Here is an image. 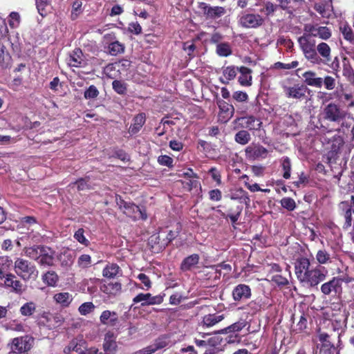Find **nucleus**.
Returning a JSON list of instances; mask_svg holds the SVG:
<instances>
[{
	"mask_svg": "<svg viewBox=\"0 0 354 354\" xmlns=\"http://www.w3.org/2000/svg\"><path fill=\"white\" fill-rule=\"evenodd\" d=\"M198 187H199L200 189L201 188V183L197 178L188 179L187 181L183 183V187L189 192Z\"/></svg>",
	"mask_w": 354,
	"mask_h": 354,
	"instance_id": "4d7b16f0",
	"label": "nucleus"
},
{
	"mask_svg": "<svg viewBox=\"0 0 354 354\" xmlns=\"http://www.w3.org/2000/svg\"><path fill=\"white\" fill-rule=\"evenodd\" d=\"M220 207L221 205H218L216 208ZM243 209V205L230 203L227 205L225 212H223L219 209H216V212L225 220L230 221L234 229H236V225L242 214Z\"/></svg>",
	"mask_w": 354,
	"mask_h": 354,
	"instance_id": "423d86ee",
	"label": "nucleus"
},
{
	"mask_svg": "<svg viewBox=\"0 0 354 354\" xmlns=\"http://www.w3.org/2000/svg\"><path fill=\"white\" fill-rule=\"evenodd\" d=\"M316 50L318 54V59L319 60L317 62H312V64L329 66L332 61V56L331 49L328 44L325 42H322L317 46Z\"/></svg>",
	"mask_w": 354,
	"mask_h": 354,
	"instance_id": "a211bd4d",
	"label": "nucleus"
},
{
	"mask_svg": "<svg viewBox=\"0 0 354 354\" xmlns=\"http://www.w3.org/2000/svg\"><path fill=\"white\" fill-rule=\"evenodd\" d=\"M38 12L45 17L48 14V8L50 6L51 0H35Z\"/></svg>",
	"mask_w": 354,
	"mask_h": 354,
	"instance_id": "de8ad7c7",
	"label": "nucleus"
},
{
	"mask_svg": "<svg viewBox=\"0 0 354 354\" xmlns=\"http://www.w3.org/2000/svg\"><path fill=\"white\" fill-rule=\"evenodd\" d=\"M337 255L334 254H330L329 251H328L325 248L320 249L317 250L315 259L317 262V265H327L330 264L334 262V259H336Z\"/></svg>",
	"mask_w": 354,
	"mask_h": 354,
	"instance_id": "5701e85b",
	"label": "nucleus"
},
{
	"mask_svg": "<svg viewBox=\"0 0 354 354\" xmlns=\"http://www.w3.org/2000/svg\"><path fill=\"white\" fill-rule=\"evenodd\" d=\"M228 197L232 201H238L241 205H242V203L248 205L250 201L248 193L242 188L231 191Z\"/></svg>",
	"mask_w": 354,
	"mask_h": 354,
	"instance_id": "a878e982",
	"label": "nucleus"
},
{
	"mask_svg": "<svg viewBox=\"0 0 354 354\" xmlns=\"http://www.w3.org/2000/svg\"><path fill=\"white\" fill-rule=\"evenodd\" d=\"M100 92L95 85H91L84 93L85 99H95L99 95Z\"/></svg>",
	"mask_w": 354,
	"mask_h": 354,
	"instance_id": "8fccbe9b",
	"label": "nucleus"
},
{
	"mask_svg": "<svg viewBox=\"0 0 354 354\" xmlns=\"http://www.w3.org/2000/svg\"><path fill=\"white\" fill-rule=\"evenodd\" d=\"M341 31L346 40L351 41L354 39V34L349 26L346 25L343 28H341Z\"/></svg>",
	"mask_w": 354,
	"mask_h": 354,
	"instance_id": "bf43d9fd",
	"label": "nucleus"
},
{
	"mask_svg": "<svg viewBox=\"0 0 354 354\" xmlns=\"http://www.w3.org/2000/svg\"><path fill=\"white\" fill-rule=\"evenodd\" d=\"M265 19L259 14L244 12L239 19V25L245 28H258L264 24Z\"/></svg>",
	"mask_w": 354,
	"mask_h": 354,
	"instance_id": "6e6552de",
	"label": "nucleus"
},
{
	"mask_svg": "<svg viewBox=\"0 0 354 354\" xmlns=\"http://www.w3.org/2000/svg\"><path fill=\"white\" fill-rule=\"evenodd\" d=\"M208 173L211 175L212 178L218 185L221 184V175L220 171L216 167H212L209 170Z\"/></svg>",
	"mask_w": 354,
	"mask_h": 354,
	"instance_id": "69168bd1",
	"label": "nucleus"
},
{
	"mask_svg": "<svg viewBox=\"0 0 354 354\" xmlns=\"http://www.w3.org/2000/svg\"><path fill=\"white\" fill-rule=\"evenodd\" d=\"M344 141L342 138H338L335 139L332 145L330 151L328 153V160L330 162L332 159H335L336 155L338 153L340 148L343 146Z\"/></svg>",
	"mask_w": 354,
	"mask_h": 354,
	"instance_id": "79ce46f5",
	"label": "nucleus"
},
{
	"mask_svg": "<svg viewBox=\"0 0 354 354\" xmlns=\"http://www.w3.org/2000/svg\"><path fill=\"white\" fill-rule=\"evenodd\" d=\"M56 304H59L62 308L68 307L73 301L72 295L67 292L56 293L53 296Z\"/></svg>",
	"mask_w": 354,
	"mask_h": 354,
	"instance_id": "7c9ffc66",
	"label": "nucleus"
},
{
	"mask_svg": "<svg viewBox=\"0 0 354 354\" xmlns=\"http://www.w3.org/2000/svg\"><path fill=\"white\" fill-rule=\"evenodd\" d=\"M216 52L220 57H228L232 53L230 45L227 42L218 44Z\"/></svg>",
	"mask_w": 354,
	"mask_h": 354,
	"instance_id": "49530a36",
	"label": "nucleus"
},
{
	"mask_svg": "<svg viewBox=\"0 0 354 354\" xmlns=\"http://www.w3.org/2000/svg\"><path fill=\"white\" fill-rule=\"evenodd\" d=\"M108 53L112 56H116L124 52L125 46L118 41L111 42L108 46Z\"/></svg>",
	"mask_w": 354,
	"mask_h": 354,
	"instance_id": "37998d69",
	"label": "nucleus"
},
{
	"mask_svg": "<svg viewBox=\"0 0 354 354\" xmlns=\"http://www.w3.org/2000/svg\"><path fill=\"white\" fill-rule=\"evenodd\" d=\"M216 104L219 109L218 115V121L223 124L227 123L234 115V106L221 98L216 99Z\"/></svg>",
	"mask_w": 354,
	"mask_h": 354,
	"instance_id": "f8f14e48",
	"label": "nucleus"
},
{
	"mask_svg": "<svg viewBox=\"0 0 354 354\" xmlns=\"http://www.w3.org/2000/svg\"><path fill=\"white\" fill-rule=\"evenodd\" d=\"M209 198L212 201H219L222 198V192L218 189L209 191Z\"/></svg>",
	"mask_w": 354,
	"mask_h": 354,
	"instance_id": "774afa93",
	"label": "nucleus"
},
{
	"mask_svg": "<svg viewBox=\"0 0 354 354\" xmlns=\"http://www.w3.org/2000/svg\"><path fill=\"white\" fill-rule=\"evenodd\" d=\"M85 344L86 342L83 339L78 340L77 339H73L64 348V353L66 354H69L71 351L79 353L82 348H85Z\"/></svg>",
	"mask_w": 354,
	"mask_h": 354,
	"instance_id": "f704fd0d",
	"label": "nucleus"
},
{
	"mask_svg": "<svg viewBox=\"0 0 354 354\" xmlns=\"http://www.w3.org/2000/svg\"><path fill=\"white\" fill-rule=\"evenodd\" d=\"M16 274L24 281H35L39 274L36 266L28 259L17 257L14 262Z\"/></svg>",
	"mask_w": 354,
	"mask_h": 354,
	"instance_id": "7ed1b4c3",
	"label": "nucleus"
},
{
	"mask_svg": "<svg viewBox=\"0 0 354 354\" xmlns=\"http://www.w3.org/2000/svg\"><path fill=\"white\" fill-rule=\"evenodd\" d=\"M95 306L93 304V302H84L80 306V307L78 308V311L80 313V315H86L91 313L95 309Z\"/></svg>",
	"mask_w": 354,
	"mask_h": 354,
	"instance_id": "09e8293b",
	"label": "nucleus"
},
{
	"mask_svg": "<svg viewBox=\"0 0 354 354\" xmlns=\"http://www.w3.org/2000/svg\"><path fill=\"white\" fill-rule=\"evenodd\" d=\"M120 271V268L116 263H109L103 269L102 274L106 278H114Z\"/></svg>",
	"mask_w": 354,
	"mask_h": 354,
	"instance_id": "a19ab883",
	"label": "nucleus"
},
{
	"mask_svg": "<svg viewBox=\"0 0 354 354\" xmlns=\"http://www.w3.org/2000/svg\"><path fill=\"white\" fill-rule=\"evenodd\" d=\"M304 85L320 88L323 85V78L317 77L316 72L307 71L302 75Z\"/></svg>",
	"mask_w": 354,
	"mask_h": 354,
	"instance_id": "412c9836",
	"label": "nucleus"
},
{
	"mask_svg": "<svg viewBox=\"0 0 354 354\" xmlns=\"http://www.w3.org/2000/svg\"><path fill=\"white\" fill-rule=\"evenodd\" d=\"M158 162L162 166H167L169 168L174 167V160L167 155H161L158 158Z\"/></svg>",
	"mask_w": 354,
	"mask_h": 354,
	"instance_id": "864d4df0",
	"label": "nucleus"
},
{
	"mask_svg": "<svg viewBox=\"0 0 354 354\" xmlns=\"http://www.w3.org/2000/svg\"><path fill=\"white\" fill-rule=\"evenodd\" d=\"M239 67L235 66H228L227 67H223V75L225 79L220 77L219 80L224 84H229L230 81L235 79L237 73L239 72Z\"/></svg>",
	"mask_w": 354,
	"mask_h": 354,
	"instance_id": "bb28decb",
	"label": "nucleus"
},
{
	"mask_svg": "<svg viewBox=\"0 0 354 354\" xmlns=\"http://www.w3.org/2000/svg\"><path fill=\"white\" fill-rule=\"evenodd\" d=\"M32 338L28 335L15 337L12 339L10 348L13 353L28 352L32 347Z\"/></svg>",
	"mask_w": 354,
	"mask_h": 354,
	"instance_id": "9d476101",
	"label": "nucleus"
},
{
	"mask_svg": "<svg viewBox=\"0 0 354 354\" xmlns=\"http://www.w3.org/2000/svg\"><path fill=\"white\" fill-rule=\"evenodd\" d=\"M245 157L249 160L264 159L267 157L268 149L259 143H252L245 149Z\"/></svg>",
	"mask_w": 354,
	"mask_h": 354,
	"instance_id": "1a4fd4ad",
	"label": "nucleus"
},
{
	"mask_svg": "<svg viewBox=\"0 0 354 354\" xmlns=\"http://www.w3.org/2000/svg\"><path fill=\"white\" fill-rule=\"evenodd\" d=\"M339 207L344 211V217L345 222L343 225L344 230H348L352 225V213L351 207H349V203L348 201H342L339 204Z\"/></svg>",
	"mask_w": 354,
	"mask_h": 354,
	"instance_id": "c85d7f7f",
	"label": "nucleus"
},
{
	"mask_svg": "<svg viewBox=\"0 0 354 354\" xmlns=\"http://www.w3.org/2000/svg\"><path fill=\"white\" fill-rule=\"evenodd\" d=\"M9 25L11 28H16L19 24V15L18 12H12L9 15Z\"/></svg>",
	"mask_w": 354,
	"mask_h": 354,
	"instance_id": "338daca9",
	"label": "nucleus"
},
{
	"mask_svg": "<svg viewBox=\"0 0 354 354\" xmlns=\"http://www.w3.org/2000/svg\"><path fill=\"white\" fill-rule=\"evenodd\" d=\"M77 263L80 267L86 268L91 264V257L88 254H82L77 260Z\"/></svg>",
	"mask_w": 354,
	"mask_h": 354,
	"instance_id": "6e6d98bb",
	"label": "nucleus"
},
{
	"mask_svg": "<svg viewBox=\"0 0 354 354\" xmlns=\"http://www.w3.org/2000/svg\"><path fill=\"white\" fill-rule=\"evenodd\" d=\"M318 339L321 342L320 348H336L335 346V338L333 337V335H330L327 333H319Z\"/></svg>",
	"mask_w": 354,
	"mask_h": 354,
	"instance_id": "c9c22d12",
	"label": "nucleus"
},
{
	"mask_svg": "<svg viewBox=\"0 0 354 354\" xmlns=\"http://www.w3.org/2000/svg\"><path fill=\"white\" fill-rule=\"evenodd\" d=\"M127 87L128 85L126 82L122 80H115L112 82V88L114 91L120 95H125L127 93Z\"/></svg>",
	"mask_w": 354,
	"mask_h": 354,
	"instance_id": "c03bdc74",
	"label": "nucleus"
},
{
	"mask_svg": "<svg viewBox=\"0 0 354 354\" xmlns=\"http://www.w3.org/2000/svg\"><path fill=\"white\" fill-rule=\"evenodd\" d=\"M123 212L133 221L140 219L145 221L147 218V214L145 208H140L139 206L131 202L129 203V205Z\"/></svg>",
	"mask_w": 354,
	"mask_h": 354,
	"instance_id": "6ab92c4d",
	"label": "nucleus"
},
{
	"mask_svg": "<svg viewBox=\"0 0 354 354\" xmlns=\"http://www.w3.org/2000/svg\"><path fill=\"white\" fill-rule=\"evenodd\" d=\"M281 167L283 171V177L285 179H289L291 174V161L288 156H284L281 159Z\"/></svg>",
	"mask_w": 354,
	"mask_h": 354,
	"instance_id": "a18cd8bd",
	"label": "nucleus"
},
{
	"mask_svg": "<svg viewBox=\"0 0 354 354\" xmlns=\"http://www.w3.org/2000/svg\"><path fill=\"white\" fill-rule=\"evenodd\" d=\"M298 43L304 57L310 62H317L318 54L316 50L315 41L309 35L306 34L298 38Z\"/></svg>",
	"mask_w": 354,
	"mask_h": 354,
	"instance_id": "39448f33",
	"label": "nucleus"
},
{
	"mask_svg": "<svg viewBox=\"0 0 354 354\" xmlns=\"http://www.w3.org/2000/svg\"><path fill=\"white\" fill-rule=\"evenodd\" d=\"M198 8L207 19H216L226 13L224 7L210 6L204 2L199 3Z\"/></svg>",
	"mask_w": 354,
	"mask_h": 354,
	"instance_id": "dca6fc26",
	"label": "nucleus"
},
{
	"mask_svg": "<svg viewBox=\"0 0 354 354\" xmlns=\"http://www.w3.org/2000/svg\"><path fill=\"white\" fill-rule=\"evenodd\" d=\"M247 322L245 319H241L238 322L228 326L227 327L222 329L221 330V333H235L241 331L243 328H245L247 325Z\"/></svg>",
	"mask_w": 354,
	"mask_h": 354,
	"instance_id": "ea45409f",
	"label": "nucleus"
},
{
	"mask_svg": "<svg viewBox=\"0 0 354 354\" xmlns=\"http://www.w3.org/2000/svg\"><path fill=\"white\" fill-rule=\"evenodd\" d=\"M323 84L327 90H333L335 87V79L331 76L326 75L323 79Z\"/></svg>",
	"mask_w": 354,
	"mask_h": 354,
	"instance_id": "e2e57ef3",
	"label": "nucleus"
},
{
	"mask_svg": "<svg viewBox=\"0 0 354 354\" xmlns=\"http://www.w3.org/2000/svg\"><path fill=\"white\" fill-rule=\"evenodd\" d=\"M271 281L275 283L279 286H285L288 285L289 283L287 278L279 274L273 275L271 278Z\"/></svg>",
	"mask_w": 354,
	"mask_h": 354,
	"instance_id": "052dcab7",
	"label": "nucleus"
},
{
	"mask_svg": "<svg viewBox=\"0 0 354 354\" xmlns=\"http://www.w3.org/2000/svg\"><path fill=\"white\" fill-rule=\"evenodd\" d=\"M232 98L239 102H243L248 101V95L245 92L238 91L232 94Z\"/></svg>",
	"mask_w": 354,
	"mask_h": 354,
	"instance_id": "0e129e2a",
	"label": "nucleus"
},
{
	"mask_svg": "<svg viewBox=\"0 0 354 354\" xmlns=\"http://www.w3.org/2000/svg\"><path fill=\"white\" fill-rule=\"evenodd\" d=\"M281 206L288 211H293L296 207L294 199L290 197H284L281 200Z\"/></svg>",
	"mask_w": 354,
	"mask_h": 354,
	"instance_id": "3c124183",
	"label": "nucleus"
},
{
	"mask_svg": "<svg viewBox=\"0 0 354 354\" xmlns=\"http://www.w3.org/2000/svg\"><path fill=\"white\" fill-rule=\"evenodd\" d=\"M0 285L11 288L12 291L17 294L21 295L24 291L23 283L12 272H9L4 277L0 278Z\"/></svg>",
	"mask_w": 354,
	"mask_h": 354,
	"instance_id": "9b49d317",
	"label": "nucleus"
},
{
	"mask_svg": "<svg viewBox=\"0 0 354 354\" xmlns=\"http://www.w3.org/2000/svg\"><path fill=\"white\" fill-rule=\"evenodd\" d=\"M133 123L130 125L129 133L131 135L138 133L146 122V115L145 113H140L136 115L132 120Z\"/></svg>",
	"mask_w": 354,
	"mask_h": 354,
	"instance_id": "393cba45",
	"label": "nucleus"
},
{
	"mask_svg": "<svg viewBox=\"0 0 354 354\" xmlns=\"http://www.w3.org/2000/svg\"><path fill=\"white\" fill-rule=\"evenodd\" d=\"M278 6V5L268 1L265 3L264 8L261 11L263 12L265 15L268 17L273 15V13L277 10Z\"/></svg>",
	"mask_w": 354,
	"mask_h": 354,
	"instance_id": "13d9d810",
	"label": "nucleus"
},
{
	"mask_svg": "<svg viewBox=\"0 0 354 354\" xmlns=\"http://www.w3.org/2000/svg\"><path fill=\"white\" fill-rule=\"evenodd\" d=\"M240 130L234 135V140L241 145H245L251 140V135L247 130Z\"/></svg>",
	"mask_w": 354,
	"mask_h": 354,
	"instance_id": "58836bf2",
	"label": "nucleus"
},
{
	"mask_svg": "<svg viewBox=\"0 0 354 354\" xmlns=\"http://www.w3.org/2000/svg\"><path fill=\"white\" fill-rule=\"evenodd\" d=\"M85 64L82 50L80 48H75L70 55V65L78 68L84 66Z\"/></svg>",
	"mask_w": 354,
	"mask_h": 354,
	"instance_id": "cd10ccee",
	"label": "nucleus"
},
{
	"mask_svg": "<svg viewBox=\"0 0 354 354\" xmlns=\"http://www.w3.org/2000/svg\"><path fill=\"white\" fill-rule=\"evenodd\" d=\"M299 65L298 61H292L289 64H284L281 62L274 63V68L277 69H291L297 67Z\"/></svg>",
	"mask_w": 354,
	"mask_h": 354,
	"instance_id": "5fc2aeb1",
	"label": "nucleus"
},
{
	"mask_svg": "<svg viewBox=\"0 0 354 354\" xmlns=\"http://www.w3.org/2000/svg\"><path fill=\"white\" fill-rule=\"evenodd\" d=\"M324 119L330 122H339L345 118V113L334 103L328 104L324 110Z\"/></svg>",
	"mask_w": 354,
	"mask_h": 354,
	"instance_id": "f3484780",
	"label": "nucleus"
},
{
	"mask_svg": "<svg viewBox=\"0 0 354 354\" xmlns=\"http://www.w3.org/2000/svg\"><path fill=\"white\" fill-rule=\"evenodd\" d=\"M251 295V288L246 284H239L232 290V297L235 301L250 299Z\"/></svg>",
	"mask_w": 354,
	"mask_h": 354,
	"instance_id": "aec40b11",
	"label": "nucleus"
},
{
	"mask_svg": "<svg viewBox=\"0 0 354 354\" xmlns=\"http://www.w3.org/2000/svg\"><path fill=\"white\" fill-rule=\"evenodd\" d=\"M13 266L12 260L8 256H0V278L10 272Z\"/></svg>",
	"mask_w": 354,
	"mask_h": 354,
	"instance_id": "2f4dec72",
	"label": "nucleus"
},
{
	"mask_svg": "<svg viewBox=\"0 0 354 354\" xmlns=\"http://www.w3.org/2000/svg\"><path fill=\"white\" fill-rule=\"evenodd\" d=\"M310 90L304 84H297L292 86L284 87V92L288 98L302 100L307 97L306 93Z\"/></svg>",
	"mask_w": 354,
	"mask_h": 354,
	"instance_id": "2eb2a0df",
	"label": "nucleus"
},
{
	"mask_svg": "<svg viewBox=\"0 0 354 354\" xmlns=\"http://www.w3.org/2000/svg\"><path fill=\"white\" fill-rule=\"evenodd\" d=\"M234 129H243L248 131H257L261 127L262 122L253 115L239 117L233 121Z\"/></svg>",
	"mask_w": 354,
	"mask_h": 354,
	"instance_id": "0eeeda50",
	"label": "nucleus"
},
{
	"mask_svg": "<svg viewBox=\"0 0 354 354\" xmlns=\"http://www.w3.org/2000/svg\"><path fill=\"white\" fill-rule=\"evenodd\" d=\"M100 320L102 324L111 327L116 326L119 323L117 313L109 310H104L102 313Z\"/></svg>",
	"mask_w": 354,
	"mask_h": 354,
	"instance_id": "4be33fe9",
	"label": "nucleus"
},
{
	"mask_svg": "<svg viewBox=\"0 0 354 354\" xmlns=\"http://www.w3.org/2000/svg\"><path fill=\"white\" fill-rule=\"evenodd\" d=\"M165 294L153 296L151 293H139L133 299V304L141 303V306L160 304L163 302Z\"/></svg>",
	"mask_w": 354,
	"mask_h": 354,
	"instance_id": "4468645a",
	"label": "nucleus"
},
{
	"mask_svg": "<svg viewBox=\"0 0 354 354\" xmlns=\"http://www.w3.org/2000/svg\"><path fill=\"white\" fill-rule=\"evenodd\" d=\"M100 289L105 294L116 295L121 291L122 285L120 282H109L103 284Z\"/></svg>",
	"mask_w": 354,
	"mask_h": 354,
	"instance_id": "473e14b6",
	"label": "nucleus"
},
{
	"mask_svg": "<svg viewBox=\"0 0 354 354\" xmlns=\"http://www.w3.org/2000/svg\"><path fill=\"white\" fill-rule=\"evenodd\" d=\"M168 337L166 336H161L155 340L153 344L155 349L157 351L166 347L169 342L167 340Z\"/></svg>",
	"mask_w": 354,
	"mask_h": 354,
	"instance_id": "680f3d73",
	"label": "nucleus"
},
{
	"mask_svg": "<svg viewBox=\"0 0 354 354\" xmlns=\"http://www.w3.org/2000/svg\"><path fill=\"white\" fill-rule=\"evenodd\" d=\"M37 310V304L32 301H28L24 304L20 309L19 313L21 316L26 317H31Z\"/></svg>",
	"mask_w": 354,
	"mask_h": 354,
	"instance_id": "e433bc0d",
	"label": "nucleus"
},
{
	"mask_svg": "<svg viewBox=\"0 0 354 354\" xmlns=\"http://www.w3.org/2000/svg\"><path fill=\"white\" fill-rule=\"evenodd\" d=\"M224 318L225 316L223 314H209L203 317L202 323L203 326L207 327H212L221 322Z\"/></svg>",
	"mask_w": 354,
	"mask_h": 354,
	"instance_id": "72a5a7b5",
	"label": "nucleus"
},
{
	"mask_svg": "<svg viewBox=\"0 0 354 354\" xmlns=\"http://www.w3.org/2000/svg\"><path fill=\"white\" fill-rule=\"evenodd\" d=\"M295 272L301 283L311 288H317L318 285L326 280L328 274L325 267L320 265L312 266L310 259L306 257L296 259Z\"/></svg>",
	"mask_w": 354,
	"mask_h": 354,
	"instance_id": "f257e3e1",
	"label": "nucleus"
},
{
	"mask_svg": "<svg viewBox=\"0 0 354 354\" xmlns=\"http://www.w3.org/2000/svg\"><path fill=\"white\" fill-rule=\"evenodd\" d=\"M25 254L35 260L42 267L54 266L55 251L51 248L44 245H34L24 248Z\"/></svg>",
	"mask_w": 354,
	"mask_h": 354,
	"instance_id": "f03ea898",
	"label": "nucleus"
},
{
	"mask_svg": "<svg viewBox=\"0 0 354 354\" xmlns=\"http://www.w3.org/2000/svg\"><path fill=\"white\" fill-rule=\"evenodd\" d=\"M304 32L311 38L313 37H319L324 40H326L331 37V31L328 27L319 26L317 24H306Z\"/></svg>",
	"mask_w": 354,
	"mask_h": 354,
	"instance_id": "ddd939ff",
	"label": "nucleus"
},
{
	"mask_svg": "<svg viewBox=\"0 0 354 354\" xmlns=\"http://www.w3.org/2000/svg\"><path fill=\"white\" fill-rule=\"evenodd\" d=\"M240 75L238 77V82L242 86H250L252 84V70L244 66H241L239 68Z\"/></svg>",
	"mask_w": 354,
	"mask_h": 354,
	"instance_id": "b1692460",
	"label": "nucleus"
},
{
	"mask_svg": "<svg viewBox=\"0 0 354 354\" xmlns=\"http://www.w3.org/2000/svg\"><path fill=\"white\" fill-rule=\"evenodd\" d=\"M84 230L83 228H79L74 234V238L81 244L88 246L90 243L89 241L85 237Z\"/></svg>",
	"mask_w": 354,
	"mask_h": 354,
	"instance_id": "603ef678",
	"label": "nucleus"
},
{
	"mask_svg": "<svg viewBox=\"0 0 354 354\" xmlns=\"http://www.w3.org/2000/svg\"><path fill=\"white\" fill-rule=\"evenodd\" d=\"M200 257L198 254H193L185 257L180 264V269L183 271L190 270L194 266L199 263Z\"/></svg>",
	"mask_w": 354,
	"mask_h": 354,
	"instance_id": "c756f323",
	"label": "nucleus"
},
{
	"mask_svg": "<svg viewBox=\"0 0 354 354\" xmlns=\"http://www.w3.org/2000/svg\"><path fill=\"white\" fill-rule=\"evenodd\" d=\"M41 279L48 286L55 287L59 281V277L55 271L50 270L42 274Z\"/></svg>",
	"mask_w": 354,
	"mask_h": 354,
	"instance_id": "4c0bfd02",
	"label": "nucleus"
},
{
	"mask_svg": "<svg viewBox=\"0 0 354 354\" xmlns=\"http://www.w3.org/2000/svg\"><path fill=\"white\" fill-rule=\"evenodd\" d=\"M349 283L350 280H344L342 277H333L329 281L323 283L320 291L324 296L329 298H339L343 292V282Z\"/></svg>",
	"mask_w": 354,
	"mask_h": 354,
	"instance_id": "20e7f679",
	"label": "nucleus"
}]
</instances>
